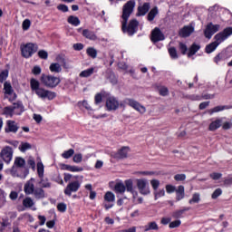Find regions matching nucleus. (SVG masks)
Returning <instances> with one entry per match:
<instances>
[{"label": "nucleus", "instance_id": "1", "mask_svg": "<svg viewBox=\"0 0 232 232\" xmlns=\"http://www.w3.org/2000/svg\"><path fill=\"white\" fill-rule=\"evenodd\" d=\"M30 87L32 92H34V93H36L40 99H48V101H53V99L57 97V93L55 92L48 91L41 87V82H39V81H37L35 78H31Z\"/></svg>", "mask_w": 232, "mask_h": 232}, {"label": "nucleus", "instance_id": "2", "mask_svg": "<svg viewBox=\"0 0 232 232\" xmlns=\"http://www.w3.org/2000/svg\"><path fill=\"white\" fill-rule=\"evenodd\" d=\"M121 31L123 34H127L130 37L135 35L139 32V21L137 19L130 20L128 24V19L121 21Z\"/></svg>", "mask_w": 232, "mask_h": 232}, {"label": "nucleus", "instance_id": "3", "mask_svg": "<svg viewBox=\"0 0 232 232\" xmlns=\"http://www.w3.org/2000/svg\"><path fill=\"white\" fill-rule=\"evenodd\" d=\"M40 82L43 85L45 86V88L53 90L54 88H57L61 84V78L52 74L43 73L40 77Z\"/></svg>", "mask_w": 232, "mask_h": 232}, {"label": "nucleus", "instance_id": "4", "mask_svg": "<svg viewBox=\"0 0 232 232\" xmlns=\"http://www.w3.org/2000/svg\"><path fill=\"white\" fill-rule=\"evenodd\" d=\"M20 50L22 53V57H24V59H30L34 53H37V50H39V45L34 43H27L22 44L20 46Z\"/></svg>", "mask_w": 232, "mask_h": 232}, {"label": "nucleus", "instance_id": "5", "mask_svg": "<svg viewBox=\"0 0 232 232\" xmlns=\"http://www.w3.org/2000/svg\"><path fill=\"white\" fill-rule=\"evenodd\" d=\"M0 159H2L5 164H10L14 159V149L10 146H5L0 152Z\"/></svg>", "mask_w": 232, "mask_h": 232}, {"label": "nucleus", "instance_id": "6", "mask_svg": "<svg viewBox=\"0 0 232 232\" xmlns=\"http://www.w3.org/2000/svg\"><path fill=\"white\" fill-rule=\"evenodd\" d=\"M135 9V0H130L128 1L122 8V15L121 19H130V15L133 14V10Z\"/></svg>", "mask_w": 232, "mask_h": 232}, {"label": "nucleus", "instance_id": "7", "mask_svg": "<svg viewBox=\"0 0 232 232\" xmlns=\"http://www.w3.org/2000/svg\"><path fill=\"white\" fill-rule=\"evenodd\" d=\"M131 151V149L128 146H123L117 152H112L111 157L116 160H124V159H128V153Z\"/></svg>", "mask_w": 232, "mask_h": 232}, {"label": "nucleus", "instance_id": "8", "mask_svg": "<svg viewBox=\"0 0 232 232\" xmlns=\"http://www.w3.org/2000/svg\"><path fill=\"white\" fill-rule=\"evenodd\" d=\"M229 35H232V27H227L223 30V32L217 34L214 36V43H218L219 45L221 43H224V41H226Z\"/></svg>", "mask_w": 232, "mask_h": 232}, {"label": "nucleus", "instance_id": "9", "mask_svg": "<svg viewBox=\"0 0 232 232\" xmlns=\"http://www.w3.org/2000/svg\"><path fill=\"white\" fill-rule=\"evenodd\" d=\"M78 189H81V181L75 180L69 182L63 192L67 197H72V193H77Z\"/></svg>", "mask_w": 232, "mask_h": 232}, {"label": "nucleus", "instance_id": "10", "mask_svg": "<svg viewBox=\"0 0 232 232\" xmlns=\"http://www.w3.org/2000/svg\"><path fill=\"white\" fill-rule=\"evenodd\" d=\"M119 100L115 96H109L106 99L105 108H107V111H116L119 110Z\"/></svg>", "mask_w": 232, "mask_h": 232}, {"label": "nucleus", "instance_id": "11", "mask_svg": "<svg viewBox=\"0 0 232 232\" xmlns=\"http://www.w3.org/2000/svg\"><path fill=\"white\" fill-rule=\"evenodd\" d=\"M220 30L219 24H213V23H209L207 24L205 30H204V36L206 39H211L213 37L214 34H217Z\"/></svg>", "mask_w": 232, "mask_h": 232}, {"label": "nucleus", "instance_id": "12", "mask_svg": "<svg viewBox=\"0 0 232 232\" xmlns=\"http://www.w3.org/2000/svg\"><path fill=\"white\" fill-rule=\"evenodd\" d=\"M136 184L140 195H150V185L146 179H136Z\"/></svg>", "mask_w": 232, "mask_h": 232}, {"label": "nucleus", "instance_id": "13", "mask_svg": "<svg viewBox=\"0 0 232 232\" xmlns=\"http://www.w3.org/2000/svg\"><path fill=\"white\" fill-rule=\"evenodd\" d=\"M166 36L164 33L160 31V28L155 27L150 33V41L151 43H160V41H164Z\"/></svg>", "mask_w": 232, "mask_h": 232}, {"label": "nucleus", "instance_id": "14", "mask_svg": "<svg viewBox=\"0 0 232 232\" xmlns=\"http://www.w3.org/2000/svg\"><path fill=\"white\" fill-rule=\"evenodd\" d=\"M19 131V124L15 121L7 120L5 127V133H17Z\"/></svg>", "mask_w": 232, "mask_h": 232}, {"label": "nucleus", "instance_id": "15", "mask_svg": "<svg viewBox=\"0 0 232 232\" xmlns=\"http://www.w3.org/2000/svg\"><path fill=\"white\" fill-rule=\"evenodd\" d=\"M126 103L128 106H130V108H133V110H136V111H139L140 113H146V107L140 105V103L133 99H126Z\"/></svg>", "mask_w": 232, "mask_h": 232}, {"label": "nucleus", "instance_id": "16", "mask_svg": "<svg viewBox=\"0 0 232 232\" xmlns=\"http://www.w3.org/2000/svg\"><path fill=\"white\" fill-rule=\"evenodd\" d=\"M5 95H10L9 102H14L15 99H17V94L14 92V88H12V84L8 82L4 83Z\"/></svg>", "mask_w": 232, "mask_h": 232}, {"label": "nucleus", "instance_id": "17", "mask_svg": "<svg viewBox=\"0 0 232 232\" xmlns=\"http://www.w3.org/2000/svg\"><path fill=\"white\" fill-rule=\"evenodd\" d=\"M79 34H82V37L89 39V41H97V34L95 32L90 31V29H82V27L78 28Z\"/></svg>", "mask_w": 232, "mask_h": 232}, {"label": "nucleus", "instance_id": "18", "mask_svg": "<svg viewBox=\"0 0 232 232\" xmlns=\"http://www.w3.org/2000/svg\"><path fill=\"white\" fill-rule=\"evenodd\" d=\"M23 174L17 173V169H15V165H13V167L10 169V175L12 177H17L18 179H26L28 177L30 170L28 168H24L22 169Z\"/></svg>", "mask_w": 232, "mask_h": 232}, {"label": "nucleus", "instance_id": "19", "mask_svg": "<svg viewBox=\"0 0 232 232\" xmlns=\"http://www.w3.org/2000/svg\"><path fill=\"white\" fill-rule=\"evenodd\" d=\"M35 182V179L31 178L29 180H27L24 186V191L25 195H32L34 191L35 190V185L34 184Z\"/></svg>", "mask_w": 232, "mask_h": 232}, {"label": "nucleus", "instance_id": "20", "mask_svg": "<svg viewBox=\"0 0 232 232\" xmlns=\"http://www.w3.org/2000/svg\"><path fill=\"white\" fill-rule=\"evenodd\" d=\"M151 5L148 2L144 3L142 5L138 6V12L136 14L137 17H142L150 12Z\"/></svg>", "mask_w": 232, "mask_h": 232}, {"label": "nucleus", "instance_id": "21", "mask_svg": "<svg viewBox=\"0 0 232 232\" xmlns=\"http://www.w3.org/2000/svg\"><path fill=\"white\" fill-rule=\"evenodd\" d=\"M195 32V28L193 26L185 25L179 32V37H189Z\"/></svg>", "mask_w": 232, "mask_h": 232}, {"label": "nucleus", "instance_id": "22", "mask_svg": "<svg viewBox=\"0 0 232 232\" xmlns=\"http://www.w3.org/2000/svg\"><path fill=\"white\" fill-rule=\"evenodd\" d=\"M176 193V202H180V200L184 199L186 197V189L183 185L178 186L175 190Z\"/></svg>", "mask_w": 232, "mask_h": 232}, {"label": "nucleus", "instance_id": "23", "mask_svg": "<svg viewBox=\"0 0 232 232\" xmlns=\"http://www.w3.org/2000/svg\"><path fill=\"white\" fill-rule=\"evenodd\" d=\"M125 186V191H128V193H131L133 195V198H135V196L138 195L136 189L133 188V179H127L124 181Z\"/></svg>", "mask_w": 232, "mask_h": 232}, {"label": "nucleus", "instance_id": "24", "mask_svg": "<svg viewBox=\"0 0 232 232\" xmlns=\"http://www.w3.org/2000/svg\"><path fill=\"white\" fill-rule=\"evenodd\" d=\"M12 108L13 111H15V115H23V113H24V105L21 101L14 102Z\"/></svg>", "mask_w": 232, "mask_h": 232}, {"label": "nucleus", "instance_id": "25", "mask_svg": "<svg viewBox=\"0 0 232 232\" xmlns=\"http://www.w3.org/2000/svg\"><path fill=\"white\" fill-rule=\"evenodd\" d=\"M222 126V119L218 118L208 125V131H217Z\"/></svg>", "mask_w": 232, "mask_h": 232}, {"label": "nucleus", "instance_id": "26", "mask_svg": "<svg viewBox=\"0 0 232 232\" xmlns=\"http://www.w3.org/2000/svg\"><path fill=\"white\" fill-rule=\"evenodd\" d=\"M32 195H34V198H36V200H41V199L44 198V197H46V195L44 193V189L43 188H34Z\"/></svg>", "mask_w": 232, "mask_h": 232}, {"label": "nucleus", "instance_id": "27", "mask_svg": "<svg viewBox=\"0 0 232 232\" xmlns=\"http://www.w3.org/2000/svg\"><path fill=\"white\" fill-rule=\"evenodd\" d=\"M189 209H191V208L184 207L182 209L175 210L172 213V218H183L184 213H186V211H189Z\"/></svg>", "mask_w": 232, "mask_h": 232}, {"label": "nucleus", "instance_id": "28", "mask_svg": "<svg viewBox=\"0 0 232 232\" xmlns=\"http://www.w3.org/2000/svg\"><path fill=\"white\" fill-rule=\"evenodd\" d=\"M198 50H200V44L193 43L187 53L188 57H193V55H195Z\"/></svg>", "mask_w": 232, "mask_h": 232}, {"label": "nucleus", "instance_id": "29", "mask_svg": "<svg viewBox=\"0 0 232 232\" xmlns=\"http://www.w3.org/2000/svg\"><path fill=\"white\" fill-rule=\"evenodd\" d=\"M49 70L52 73H61L63 72V67L59 63H53L49 66Z\"/></svg>", "mask_w": 232, "mask_h": 232}, {"label": "nucleus", "instance_id": "30", "mask_svg": "<svg viewBox=\"0 0 232 232\" xmlns=\"http://www.w3.org/2000/svg\"><path fill=\"white\" fill-rule=\"evenodd\" d=\"M144 231H159V225L155 221L149 222L145 227H144Z\"/></svg>", "mask_w": 232, "mask_h": 232}, {"label": "nucleus", "instance_id": "31", "mask_svg": "<svg viewBox=\"0 0 232 232\" xmlns=\"http://www.w3.org/2000/svg\"><path fill=\"white\" fill-rule=\"evenodd\" d=\"M217 48H218V43L212 42L206 45L205 52L206 53H213V52H215Z\"/></svg>", "mask_w": 232, "mask_h": 232}, {"label": "nucleus", "instance_id": "32", "mask_svg": "<svg viewBox=\"0 0 232 232\" xmlns=\"http://www.w3.org/2000/svg\"><path fill=\"white\" fill-rule=\"evenodd\" d=\"M114 191L115 193H120L121 195H122L126 192V186L122 182H118L114 186Z\"/></svg>", "mask_w": 232, "mask_h": 232}, {"label": "nucleus", "instance_id": "33", "mask_svg": "<svg viewBox=\"0 0 232 232\" xmlns=\"http://www.w3.org/2000/svg\"><path fill=\"white\" fill-rule=\"evenodd\" d=\"M224 110H229V108L226 105L216 106L213 109L208 110L209 115H213V113H218V111H224Z\"/></svg>", "mask_w": 232, "mask_h": 232}, {"label": "nucleus", "instance_id": "34", "mask_svg": "<svg viewBox=\"0 0 232 232\" xmlns=\"http://www.w3.org/2000/svg\"><path fill=\"white\" fill-rule=\"evenodd\" d=\"M67 23L72 26H79V24H81V20L77 16L70 15L67 18Z\"/></svg>", "mask_w": 232, "mask_h": 232}, {"label": "nucleus", "instance_id": "35", "mask_svg": "<svg viewBox=\"0 0 232 232\" xmlns=\"http://www.w3.org/2000/svg\"><path fill=\"white\" fill-rule=\"evenodd\" d=\"M26 160H24V159L21 157H16L14 159V166H15V168H24Z\"/></svg>", "mask_w": 232, "mask_h": 232}, {"label": "nucleus", "instance_id": "36", "mask_svg": "<svg viewBox=\"0 0 232 232\" xmlns=\"http://www.w3.org/2000/svg\"><path fill=\"white\" fill-rule=\"evenodd\" d=\"M159 14V8H157V7L152 8V9L149 12V14H148V15H147L148 21H153V20L155 19V17H157V14Z\"/></svg>", "mask_w": 232, "mask_h": 232}, {"label": "nucleus", "instance_id": "37", "mask_svg": "<svg viewBox=\"0 0 232 232\" xmlns=\"http://www.w3.org/2000/svg\"><path fill=\"white\" fill-rule=\"evenodd\" d=\"M38 184L41 185L42 189L43 188H52V183L48 181V178L44 179V176L40 178V181L38 182Z\"/></svg>", "mask_w": 232, "mask_h": 232}, {"label": "nucleus", "instance_id": "38", "mask_svg": "<svg viewBox=\"0 0 232 232\" xmlns=\"http://www.w3.org/2000/svg\"><path fill=\"white\" fill-rule=\"evenodd\" d=\"M226 59H227V57L226 56V53L221 52L214 57V63H216V64H218V63H221V61H226Z\"/></svg>", "mask_w": 232, "mask_h": 232}, {"label": "nucleus", "instance_id": "39", "mask_svg": "<svg viewBox=\"0 0 232 232\" xmlns=\"http://www.w3.org/2000/svg\"><path fill=\"white\" fill-rule=\"evenodd\" d=\"M86 53L92 59H97V50L94 47H88L86 49Z\"/></svg>", "mask_w": 232, "mask_h": 232}, {"label": "nucleus", "instance_id": "40", "mask_svg": "<svg viewBox=\"0 0 232 232\" xmlns=\"http://www.w3.org/2000/svg\"><path fill=\"white\" fill-rule=\"evenodd\" d=\"M158 92L161 97H168L169 95V90L166 86L158 87Z\"/></svg>", "mask_w": 232, "mask_h": 232}, {"label": "nucleus", "instance_id": "41", "mask_svg": "<svg viewBox=\"0 0 232 232\" xmlns=\"http://www.w3.org/2000/svg\"><path fill=\"white\" fill-rule=\"evenodd\" d=\"M105 202H115V194L111 191H107L104 195Z\"/></svg>", "mask_w": 232, "mask_h": 232}, {"label": "nucleus", "instance_id": "42", "mask_svg": "<svg viewBox=\"0 0 232 232\" xmlns=\"http://www.w3.org/2000/svg\"><path fill=\"white\" fill-rule=\"evenodd\" d=\"M94 70L95 69L93 67L86 69L80 73V77H92V75H93Z\"/></svg>", "mask_w": 232, "mask_h": 232}, {"label": "nucleus", "instance_id": "43", "mask_svg": "<svg viewBox=\"0 0 232 232\" xmlns=\"http://www.w3.org/2000/svg\"><path fill=\"white\" fill-rule=\"evenodd\" d=\"M200 202V194L196 192L192 195V198L188 200V204H198Z\"/></svg>", "mask_w": 232, "mask_h": 232}, {"label": "nucleus", "instance_id": "44", "mask_svg": "<svg viewBox=\"0 0 232 232\" xmlns=\"http://www.w3.org/2000/svg\"><path fill=\"white\" fill-rule=\"evenodd\" d=\"M28 150H32V144L28 142H22L19 146V150L22 151V153H24V151H28Z\"/></svg>", "mask_w": 232, "mask_h": 232}, {"label": "nucleus", "instance_id": "45", "mask_svg": "<svg viewBox=\"0 0 232 232\" xmlns=\"http://www.w3.org/2000/svg\"><path fill=\"white\" fill-rule=\"evenodd\" d=\"M75 153V150L73 149H69L68 150H65L63 152L62 157L63 159H72Z\"/></svg>", "mask_w": 232, "mask_h": 232}, {"label": "nucleus", "instance_id": "46", "mask_svg": "<svg viewBox=\"0 0 232 232\" xmlns=\"http://www.w3.org/2000/svg\"><path fill=\"white\" fill-rule=\"evenodd\" d=\"M37 173L39 179H43L44 177V165L43 163H37Z\"/></svg>", "mask_w": 232, "mask_h": 232}, {"label": "nucleus", "instance_id": "47", "mask_svg": "<svg viewBox=\"0 0 232 232\" xmlns=\"http://www.w3.org/2000/svg\"><path fill=\"white\" fill-rule=\"evenodd\" d=\"M179 50L182 55H186L188 53V45L186 44L179 42Z\"/></svg>", "mask_w": 232, "mask_h": 232}, {"label": "nucleus", "instance_id": "48", "mask_svg": "<svg viewBox=\"0 0 232 232\" xmlns=\"http://www.w3.org/2000/svg\"><path fill=\"white\" fill-rule=\"evenodd\" d=\"M79 108H85V110H88V111H92V107L88 103V101L83 100L82 102H78Z\"/></svg>", "mask_w": 232, "mask_h": 232}, {"label": "nucleus", "instance_id": "49", "mask_svg": "<svg viewBox=\"0 0 232 232\" xmlns=\"http://www.w3.org/2000/svg\"><path fill=\"white\" fill-rule=\"evenodd\" d=\"M23 206L24 208H32L34 206V200L32 198H25L23 200Z\"/></svg>", "mask_w": 232, "mask_h": 232}, {"label": "nucleus", "instance_id": "50", "mask_svg": "<svg viewBox=\"0 0 232 232\" xmlns=\"http://www.w3.org/2000/svg\"><path fill=\"white\" fill-rule=\"evenodd\" d=\"M169 54L170 55L171 59H179V53H177V48L175 47L169 48Z\"/></svg>", "mask_w": 232, "mask_h": 232}, {"label": "nucleus", "instance_id": "51", "mask_svg": "<svg viewBox=\"0 0 232 232\" xmlns=\"http://www.w3.org/2000/svg\"><path fill=\"white\" fill-rule=\"evenodd\" d=\"M30 26H32V22L30 21V19L24 20L22 24L23 30L24 31L30 30Z\"/></svg>", "mask_w": 232, "mask_h": 232}, {"label": "nucleus", "instance_id": "52", "mask_svg": "<svg viewBox=\"0 0 232 232\" xmlns=\"http://www.w3.org/2000/svg\"><path fill=\"white\" fill-rule=\"evenodd\" d=\"M180 224H182V221H180V219H177L175 221L170 222L169 227L170 229H175V227H180Z\"/></svg>", "mask_w": 232, "mask_h": 232}, {"label": "nucleus", "instance_id": "53", "mask_svg": "<svg viewBox=\"0 0 232 232\" xmlns=\"http://www.w3.org/2000/svg\"><path fill=\"white\" fill-rule=\"evenodd\" d=\"M73 162L76 164H81L82 162V153H77L73 156L72 158Z\"/></svg>", "mask_w": 232, "mask_h": 232}, {"label": "nucleus", "instance_id": "54", "mask_svg": "<svg viewBox=\"0 0 232 232\" xmlns=\"http://www.w3.org/2000/svg\"><path fill=\"white\" fill-rule=\"evenodd\" d=\"M108 79L111 84H117L118 82L117 76H115L114 72H111L108 76Z\"/></svg>", "mask_w": 232, "mask_h": 232}, {"label": "nucleus", "instance_id": "55", "mask_svg": "<svg viewBox=\"0 0 232 232\" xmlns=\"http://www.w3.org/2000/svg\"><path fill=\"white\" fill-rule=\"evenodd\" d=\"M0 231H5V227H8V226H12V223L8 219H2Z\"/></svg>", "mask_w": 232, "mask_h": 232}, {"label": "nucleus", "instance_id": "56", "mask_svg": "<svg viewBox=\"0 0 232 232\" xmlns=\"http://www.w3.org/2000/svg\"><path fill=\"white\" fill-rule=\"evenodd\" d=\"M187 99H188V101H202V95L190 94L187 96Z\"/></svg>", "mask_w": 232, "mask_h": 232}, {"label": "nucleus", "instance_id": "57", "mask_svg": "<svg viewBox=\"0 0 232 232\" xmlns=\"http://www.w3.org/2000/svg\"><path fill=\"white\" fill-rule=\"evenodd\" d=\"M14 108L13 107H5L4 108V115H9L12 117L14 115Z\"/></svg>", "mask_w": 232, "mask_h": 232}, {"label": "nucleus", "instance_id": "58", "mask_svg": "<svg viewBox=\"0 0 232 232\" xmlns=\"http://www.w3.org/2000/svg\"><path fill=\"white\" fill-rule=\"evenodd\" d=\"M209 177L212 179V180H220V179H222V173L213 172L209 174Z\"/></svg>", "mask_w": 232, "mask_h": 232}, {"label": "nucleus", "instance_id": "59", "mask_svg": "<svg viewBox=\"0 0 232 232\" xmlns=\"http://www.w3.org/2000/svg\"><path fill=\"white\" fill-rule=\"evenodd\" d=\"M8 79V70H4L0 72V82L6 81Z\"/></svg>", "mask_w": 232, "mask_h": 232}, {"label": "nucleus", "instance_id": "60", "mask_svg": "<svg viewBox=\"0 0 232 232\" xmlns=\"http://www.w3.org/2000/svg\"><path fill=\"white\" fill-rule=\"evenodd\" d=\"M38 57L40 59H44V61H46V59H48V52H46L44 50H40L38 52Z\"/></svg>", "mask_w": 232, "mask_h": 232}, {"label": "nucleus", "instance_id": "61", "mask_svg": "<svg viewBox=\"0 0 232 232\" xmlns=\"http://www.w3.org/2000/svg\"><path fill=\"white\" fill-rule=\"evenodd\" d=\"M174 179L176 180V182H182L186 180V174H176L174 176Z\"/></svg>", "mask_w": 232, "mask_h": 232}, {"label": "nucleus", "instance_id": "62", "mask_svg": "<svg viewBox=\"0 0 232 232\" xmlns=\"http://www.w3.org/2000/svg\"><path fill=\"white\" fill-rule=\"evenodd\" d=\"M220 195H222V188H217L212 193L211 198L215 200L217 198L220 197Z\"/></svg>", "mask_w": 232, "mask_h": 232}, {"label": "nucleus", "instance_id": "63", "mask_svg": "<svg viewBox=\"0 0 232 232\" xmlns=\"http://www.w3.org/2000/svg\"><path fill=\"white\" fill-rule=\"evenodd\" d=\"M66 204L65 203H58L57 209L60 213H66Z\"/></svg>", "mask_w": 232, "mask_h": 232}, {"label": "nucleus", "instance_id": "64", "mask_svg": "<svg viewBox=\"0 0 232 232\" xmlns=\"http://www.w3.org/2000/svg\"><path fill=\"white\" fill-rule=\"evenodd\" d=\"M101 102H102V93H97L94 97V103L97 104H101Z\"/></svg>", "mask_w": 232, "mask_h": 232}]
</instances>
